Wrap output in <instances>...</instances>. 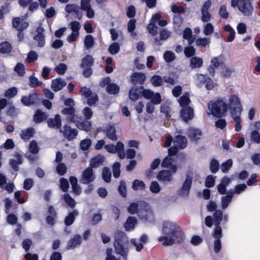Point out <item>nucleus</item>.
Wrapping results in <instances>:
<instances>
[{
  "mask_svg": "<svg viewBox=\"0 0 260 260\" xmlns=\"http://www.w3.org/2000/svg\"><path fill=\"white\" fill-rule=\"evenodd\" d=\"M231 115L241 114L242 106L239 96L233 94L225 98H218L208 103L207 113L216 117L224 116L228 111Z\"/></svg>",
  "mask_w": 260,
  "mask_h": 260,
  "instance_id": "f257e3e1",
  "label": "nucleus"
},
{
  "mask_svg": "<svg viewBox=\"0 0 260 260\" xmlns=\"http://www.w3.org/2000/svg\"><path fill=\"white\" fill-rule=\"evenodd\" d=\"M162 235L158 238V241L164 246H170L183 242L184 235L179 225L169 221H165L162 223Z\"/></svg>",
  "mask_w": 260,
  "mask_h": 260,
  "instance_id": "f03ea898",
  "label": "nucleus"
},
{
  "mask_svg": "<svg viewBox=\"0 0 260 260\" xmlns=\"http://www.w3.org/2000/svg\"><path fill=\"white\" fill-rule=\"evenodd\" d=\"M124 234L121 231H117L115 234V242L114 244L115 252L117 254L121 256L124 260H127L128 256V249L124 247L120 243V238L122 237Z\"/></svg>",
  "mask_w": 260,
  "mask_h": 260,
  "instance_id": "7ed1b4c3",
  "label": "nucleus"
},
{
  "mask_svg": "<svg viewBox=\"0 0 260 260\" xmlns=\"http://www.w3.org/2000/svg\"><path fill=\"white\" fill-rule=\"evenodd\" d=\"M177 152V149L175 147H172L168 149L169 155L166 157L161 162V166L164 168H169L172 172L175 174L177 172V166L174 163V156Z\"/></svg>",
  "mask_w": 260,
  "mask_h": 260,
  "instance_id": "20e7f679",
  "label": "nucleus"
},
{
  "mask_svg": "<svg viewBox=\"0 0 260 260\" xmlns=\"http://www.w3.org/2000/svg\"><path fill=\"white\" fill-rule=\"evenodd\" d=\"M105 149L109 152L115 153L117 152L120 159H123L125 156V152L124 150V144L121 142H117L116 145L108 144L105 146Z\"/></svg>",
  "mask_w": 260,
  "mask_h": 260,
  "instance_id": "39448f33",
  "label": "nucleus"
},
{
  "mask_svg": "<svg viewBox=\"0 0 260 260\" xmlns=\"http://www.w3.org/2000/svg\"><path fill=\"white\" fill-rule=\"evenodd\" d=\"M193 173L188 172L181 188L178 190V193L181 197H186L188 195L191 187Z\"/></svg>",
  "mask_w": 260,
  "mask_h": 260,
  "instance_id": "423d86ee",
  "label": "nucleus"
},
{
  "mask_svg": "<svg viewBox=\"0 0 260 260\" xmlns=\"http://www.w3.org/2000/svg\"><path fill=\"white\" fill-rule=\"evenodd\" d=\"M212 5L210 0L206 1L203 5L201 9V20L203 22H208L211 19V14L209 12V9Z\"/></svg>",
  "mask_w": 260,
  "mask_h": 260,
  "instance_id": "0eeeda50",
  "label": "nucleus"
},
{
  "mask_svg": "<svg viewBox=\"0 0 260 260\" xmlns=\"http://www.w3.org/2000/svg\"><path fill=\"white\" fill-rule=\"evenodd\" d=\"M239 10L245 16H250L253 12V7L250 0H239L238 6Z\"/></svg>",
  "mask_w": 260,
  "mask_h": 260,
  "instance_id": "6e6552de",
  "label": "nucleus"
},
{
  "mask_svg": "<svg viewBox=\"0 0 260 260\" xmlns=\"http://www.w3.org/2000/svg\"><path fill=\"white\" fill-rule=\"evenodd\" d=\"M148 240V237L146 234L141 235L140 237L137 238H132L131 239V243L135 247L137 252H140L144 248V244H146Z\"/></svg>",
  "mask_w": 260,
  "mask_h": 260,
  "instance_id": "1a4fd4ad",
  "label": "nucleus"
},
{
  "mask_svg": "<svg viewBox=\"0 0 260 260\" xmlns=\"http://www.w3.org/2000/svg\"><path fill=\"white\" fill-rule=\"evenodd\" d=\"M81 93L87 100L89 105H94L98 100V97L95 93L91 92L89 88L83 87L81 88Z\"/></svg>",
  "mask_w": 260,
  "mask_h": 260,
  "instance_id": "9d476101",
  "label": "nucleus"
},
{
  "mask_svg": "<svg viewBox=\"0 0 260 260\" xmlns=\"http://www.w3.org/2000/svg\"><path fill=\"white\" fill-rule=\"evenodd\" d=\"M161 15L159 13H156L152 16L149 23L147 25L148 32L153 36H155L157 33L158 27L156 25L157 20L160 19Z\"/></svg>",
  "mask_w": 260,
  "mask_h": 260,
  "instance_id": "9b49d317",
  "label": "nucleus"
},
{
  "mask_svg": "<svg viewBox=\"0 0 260 260\" xmlns=\"http://www.w3.org/2000/svg\"><path fill=\"white\" fill-rule=\"evenodd\" d=\"M222 230L220 226H217L214 230L212 234L213 237L215 239L214 243V251L216 252H219L221 249L220 238L221 237Z\"/></svg>",
  "mask_w": 260,
  "mask_h": 260,
  "instance_id": "f8f14e48",
  "label": "nucleus"
},
{
  "mask_svg": "<svg viewBox=\"0 0 260 260\" xmlns=\"http://www.w3.org/2000/svg\"><path fill=\"white\" fill-rule=\"evenodd\" d=\"M65 11L68 14H74V18L81 19L82 13L80 11V7L76 4H70L66 6Z\"/></svg>",
  "mask_w": 260,
  "mask_h": 260,
  "instance_id": "ddd939ff",
  "label": "nucleus"
},
{
  "mask_svg": "<svg viewBox=\"0 0 260 260\" xmlns=\"http://www.w3.org/2000/svg\"><path fill=\"white\" fill-rule=\"evenodd\" d=\"M111 79L109 77L105 78L101 83L102 86L107 85V90L110 94H116L119 91V86L114 83H111Z\"/></svg>",
  "mask_w": 260,
  "mask_h": 260,
  "instance_id": "4468645a",
  "label": "nucleus"
},
{
  "mask_svg": "<svg viewBox=\"0 0 260 260\" xmlns=\"http://www.w3.org/2000/svg\"><path fill=\"white\" fill-rule=\"evenodd\" d=\"M44 28L41 26L37 28L36 34L34 37V40L37 43V46L39 47H43L45 44V39L43 32Z\"/></svg>",
  "mask_w": 260,
  "mask_h": 260,
  "instance_id": "2eb2a0df",
  "label": "nucleus"
},
{
  "mask_svg": "<svg viewBox=\"0 0 260 260\" xmlns=\"http://www.w3.org/2000/svg\"><path fill=\"white\" fill-rule=\"evenodd\" d=\"M64 104L70 107L63 109L62 111V113L63 114L68 115V120H69L70 117L73 118V117L76 116V115L75 114V109L72 107L74 105V101L71 99H68L64 101Z\"/></svg>",
  "mask_w": 260,
  "mask_h": 260,
  "instance_id": "dca6fc26",
  "label": "nucleus"
},
{
  "mask_svg": "<svg viewBox=\"0 0 260 260\" xmlns=\"http://www.w3.org/2000/svg\"><path fill=\"white\" fill-rule=\"evenodd\" d=\"M80 119L77 115L75 117H70L69 120L71 122H74L76 123V126L80 129L85 131H88L91 127V124L89 121H85L84 122H80L79 120Z\"/></svg>",
  "mask_w": 260,
  "mask_h": 260,
  "instance_id": "f3484780",
  "label": "nucleus"
},
{
  "mask_svg": "<svg viewBox=\"0 0 260 260\" xmlns=\"http://www.w3.org/2000/svg\"><path fill=\"white\" fill-rule=\"evenodd\" d=\"M60 132L63 133L64 136L69 140L74 139L78 133L77 129L72 128L67 124L64 125L62 128H60Z\"/></svg>",
  "mask_w": 260,
  "mask_h": 260,
  "instance_id": "a211bd4d",
  "label": "nucleus"
},
{
  "mask_svg": "<svg viewBox=\"0 0 260 260\" xmlns=\"http://www.w3.org/2000/svg\"><path fill=\"white\" fill-rule=\"evenodd\" d=\"M95 179V176L91 168H87L82 173L81 181L83 183H89Z\"/></svg>",
  "mask_w": 260,
  "mask_h": 260,
  "instance_id": "6ab92c4d",
  "label": "nucleus"
},
{
  "mask_svg": "<svg viewBox=\"0 0 260 260\" xmlns=\"http://www.w3.org/2000/svg\"><path fill=\"white\" fill-rule=\"evenodd\" d=\"M181 116L182 119L187 122L193 117V110L190 107H184L181 110Z\"/></svg>",
  "mask_w": 260,
  "mask_h": 260,
  "instance_id": "aec40b11",
  "label": "nucleus"
},
{
  "mask_svg": "<svg viewBox=\"0 0 260 260\" xmlns=\"http://www.w3.org/2000/svg\"><path fill=\"white\" fill-rule=\"evenodd\" d=\"M187 135L192 141H197L201 137L202 133L198 128L190 127L187 132Z\"/></svg>",
  "mask_w": 260,
  "mask_h": 260,
  "instance_id": "412c9836",
  "label": "nucleus"
},
{
  "mask_svg": "<svg viewBox=\"0 0 260 260\" xmlns=\"http://www.w3.org/2000/svg\"><path fill=\"white\" fill-rule=\"evenodd\" d=\"M172 172L168 170L160 171L156 176L157 179L162 182H170L173 180Z\"/></svg>",
  "mask_w": 260,
  "mask_h": 260,
  "instance_id": "4be33fe9",
  "label": "nucleus"
},
{
  "mask_svg": "<svg viewBox=\"0 0 260 260\" xmlns=\"http://www.w3.org/2000/svg\"><path fill=\"white\" fill-rule=\"evenodd\" d=\"M145 75L142 73H134L131 77V82L134 84H143L145 80Z\"/></svg>",
  "mask_w": 260,
  "mask_h": 260,
  "instance_id": "5701e85b",
  "label": "nucleus"
},
{
  "mask_svg": "<svg viewBox=\"0 0 260 260\" xmlns=\"http://www.w3.org/2000/svg\"><path fill=\"white\" fill-rule=\"evenodd\" d=\"M187 141L185 137L177 136L174 138L173 147H175L177 149L178 148L183 149L187 146Z\"/></svg>",
  "mask_w": 260,
  "mask_h": 260,
  "instance_id": "b1692460",
  "label": "nucleus"
},
{
  "mask_svg": "<svg viewBox=\"0 0 260 260\" xmlns=\"http://www.w3.org/2000/svg\"><path fill=\"white\" fill-rule=\"evenodd\" d=\"M47 123L50 127L61 128V121L59 115H56L54 118H49Z\"/></svg>",
  "mask_w": 260,
  "mask_h": 260,
  "instance_id": "393cba45",
  "label": "nucleus"
},
{
  "mask_svg": "<svg viewBox=\"0 0 260 260\" xmlns=\"http://www.w3.org/2000/svg\"><path fill=\"white\" fill-rule=\"evenodd\" d=\"M137 224V220L135 217H129L124 223V228L127 232L133 231Z\"/></svg>",
  "mask_w": 260,
  "mask_h": 260,
  "instance_id": "a878e982",
  "label": "nucleus"
},
{
  "mask_svg": "<svg viewBox=\"0 0 260 260\" xmlns=\"http://www.w3.org/2000/svg\"><path fill=\"white\" fill-rule=\"evenodd\" d=\"M13 25L18 30H22L27 27L28 24L20 18H16L13 20Z\"/></svg>",
  "mask_w": 260,
  "mask_h": 260,
  "instance_id": "bb28decb",
  "label": "nucleus"
},
{
  "mask_svg": "<svg viewBox=\"0 0 260 260\" xmlns=\"http://www.w3.org/2000/svg\"><path fill=\"white\" fill-rule=\"evenodd\" d=\"M82 242L81 237L79 235H75L73 238L71 239L68 242L67 249H74L77 246L80 245Z\"/></svg>",
  "mask_w": 260,
  "mask_h": 260,
  "instance_id": "cd10ccee",
  "label": "nucleus"
},
{
  "mask_svg": "<svg viewBox=\"0 0 260 260\" xmlns=\"http://www.w3.org/2000/svg\"><path fill=\"white\" fill-rule=\"evenodd\" d=\"M66 85V83L61 78H57L52 81V89L54 91L61 90Z\"/></svg>",
  "mask_w": 260,
  "mask_h": 260,
  "instance_id": "c85d7f7f",
  "label": "nucleus"
},
{
  "mask_svg": "<svg viewBox=\"0 0 260 260\" xmlns=\"http://www.w3.org/2000/svg\"><path fill=\"white\" fill-rule=\"evenodd\" d=\"M6 177L0 174V186L7 190L9 192H11L13 191L14 188V185L13 183L6 184Z\"/></svg>",
  "mask_w": 260,
  "mask_h": 260,
  "instance_id": "c756f323",
  "label": "nucleus"
},
{
  "mask_svg": "<svg viewBox=\"0 0 260 260\" xmlns=\"http://www.w3.org/2000/svg\"><path fill=\"white\" fill-rule=\"evenodd\" d=\"M37 99V95L36 94H32L28 96H23L21 101L23 105L28 106L34 104Z\"/></svg>",
  "mask_w": 260,
  "mask_h": 260,
  "instance_id": "7c9ffc66",
  "label": "nucleus"
},
{
  "mask_svg": "<svg viewBox=\"0 0 260 260\" xmlns=\"http://www.w3.org/2000/svg\"><path fill=\"white\" fill-rule=\"evenodd\" d=\"M233 192L228 191L226 196H223L221 199V207L223 209H226L232 201Z\"/></svg>",
  "mask_w": 260,
  "mask_h": 260,
  "instance_id": "2f4dec72",
  "label": "nucleus"
},
{
  "mask_svg": "<svg viewBox=\"0 0 260 260\" xmlns=\"http://www.w3.org/2000/svg\"><path fill=\"white\" fill-rule=\"evenodd\" d=\"M202 58L194 56L190 59L189 66L191 69H197L201 67L203 65Z\"/></svg>",
  "mask_w": 260,
  "mask_h": 260,
  "instance_id": "473e14b6",
  "label": "nucleus"
},
{
  "mask_svg": "<svg viewBox=\"0 0 260 260\" xmlns=\"http://www.w3.org/2000/svg\"><path fill=\"white\" fill-rule=\"evenodd\" d=\"M223 62V57L222 55H219L216 57H213L211 61V65L210 66V68H212V69L213 68H217L220 65L222 64Z\"/></svg>",
  "mask_w": 260,
  "mask_h": 260,
  "instance_id": "72a5a7b5",
  "label": "nucleus"
},
{
  "mask_svg": "<svg viewBox=\"0 0 260 260\" xmlns=\"http://www.w3.org/2000/svg\"><path fill=\"white\" fill-rule=\"evenodd\" d=\"M47 115L45 113L43 112L40 110H38L34 116V121L35 123H40L45 120Z\"/></svg>",
  "mask_w": 260,
  "mask_h": 260,
  "instance_id": "f704fd0d",
  "label": "nucleus"
},
{
  "mask_svg": "<svg viewBox=\"0 0 260 260\" xmlns=\"http://www.w3.org/2000/svg\"><path fill=\"white\" fill-rule=\"evenodd\" d=\"M183 37L184 39L188 41L189 45L192 44L194 41V39L192 37V32L189 27H186L183 31Z\"/></svg>",
  "mask_w": 260,
  "mask_h": 260,
  "instance_id": "c9c22d12",
  "label": "nucleus"
},
{
  "mask_svg": "<svg viewBox=\"0 0 260 260\" xmlns=\"http://www.w3.org/2000/svg\"><path fill=\"white\" fill-rule=\"evenodd\" d=\"M34 133V129L31 127H29L21 131L20 137L24 141H26L32 137Z\"/></svg>",
  "mask_w": 260,
  "mask_h": 260,
  "instance_id": "e433bc0d",
  "label": "nucleus"
},
{
  "mask_svg": "<svg viewBox=\"0 0 260 260\" xmlns=\"http://www.w3.org/2000/svg\"><path fill=\"white\" fill-rule=\"evenodd\" d=\"M14 157L15 159H12L10 160V164L12 167L16 171L18 170L19 164L22 162L21 155L18 153L15 154Z\"/></svg>",
  "mask_w": 260,
  "mask_h": 260,
  "instance_id": "4c0bfd02",
  "label": "nucleus"
},
{
  "mask_svg": "<svg viewBox=\"0 0 260 260\" xmlns=\"http://www.w3.org/2000/svg\"><path fill=\"white\" fill-rule=\"evenodd\" d=\"M210 43V39L206 37L199 38L196 40V45L198 47H206L209 46Z\"/></svg>",
  "mask_w": 260,
  "mask_h": 260,
  "instance_id": "58836bf2",
  "label": "nucleus"
},
{
  "mask_svg": "<svg viewBox=\"0 0 260 260\" xmlns=\"http://www.w3.org/2000/svg\"><path fill=\"white\" fill-rule=\"evenodd\" d=\"M84 44L85 48L87 50L92 48L94 44V40L93 37L90 35L85 36Z\"/></svg>",
  "mask_w": 260,
  "mask_h": 260,
  "instance_id": "ea45409f",
  "label": "nucleus"
},
{
  "mask_svg": "<svg viewBox=\"0 0 260 260\" xmlns=\"http://www.w3.org/2000/svg\"><path fill=\"white\" fill-rule=\"evenodd\" d=\"M115 128L113 126H109L107 128L106 134L108 138L115 141L117 139V137L116 135Z\"/></svg>",
  "mask_w": 260,
  "mask_h": 260,
  "instance_id": "a19ab883",
  "label": "nucleus"
},
{
  "mask_svg": "<svg viewBox=\"0 0 260 260\" xmlns=\"http://www.w3.org/2000/svg\"><path fill=\"white\" fill-rule=\"evenodd\" d=\"M213 218L215 227L220 226V222L222 220V211L220 210H216L213 214Z\"/></svg>",
  "mask_w": 260,
  "mask_h": 260,
  "instance_id": "79ce46f5",
  "label": "nucleus"
},
{
  "mask_svg": "<svg viewBox=\"0 0 260 260\" xmlns=\"http://www.w3.org/2000/svg\"><path fill=\"white\" fill-rule=\"evenodd\" d=\"M93 63V59L90 55H86L82 61L81 66L82 68H88L90 67Z\"/></svg>",
  "mask_w": 260,
  "mask_h": 260,
  "instance_id": "37998d69",
  "label": "nucleus"
},
{
  "mask_svg": "<svg viewBox=\"0 0 260 260\" xmlns=\"http://www.w3.org/2000/svg\"><path fill=\"white\" fill-rule=\"evenodd\" d=\"M241 114H236L231 115L232 118L235 122V130L236 132H239L242 129V125L241 124Z\"/></svg>",
  "mask_w": 260,
  "mask_h": 260,
  "instance_id": "c03bdc74",
  "label": "nucleus"
},
{
  "mask_svg": "<svg viewBox=\"0 0 260 260\" xmlns=\"http://www.w3.org/2000/svg\"><path fill=\"white\" fill-rule=\"evenodd\" d=\"M214 30V27L211 23L207 22L203 26V34L206 36L211 35Z\"/></svg>",
  "mask_w": 260,
  "mask_h": 260,
  "instance_id": "a18cd8bd",
  "label": "nucleus"
},
{
  "mask_svg": "<svg viewBox=\"0 0 260 260\" xmlns=\"http://www.w3.org/2000/svg\"><path fill=\"white\" fill-rule=\"evenodd\" d=\"M145 187V184L144 182L140 180H135L133 182L132 188L134 190H143Z\"/></svg>",
  "mask_w": 260,
  "mask_h": 260,
  "instance_id": "49530a36",
  "label": "nucleus"
},
{
  "mask_svg": "<svg viewBox=\"0 0 260 260\" xmlns=\"http://www.w3.org/2000/svg\"><path fill=\"white\" fill-rule=\"evenodd\" d=\"M179 103L180 105V106L182 108H183L184 107H188V105L190 103V101L189 98V95L188 94H185L182 96H181L179 99H178Z\"/></svg>",
  "mask_w": 260,
  "mask_h": 260,
  "instance_id": "de8ad7c7",
  "label": "nucleus"
},
{
  "mask_svg": "<svg viewBox=\"0 0 260 260\" xmlns=\"http://www.w3.org/2000/svg\"><path fill=\"white\" fill-rule=\"evenodd\" d=\"M104 160V157L102 155H98L93 158L90 161V165L93 167H96L101 165Z\"/></svg>",
  "mask_w": 260,
  "mask_h": 260,
  "instance_id": "09e8293b",
  "label": "nucleus"
},
{
  "mask_svg": "<svg viewBox=\"0 0 260 260\" xmlns=\"http://www.w3.org/2000/svg\"><path fill=\"white\" fill-rule=\"evenodd\" d=\"M70 181L72 185V189L73 191L76 193H79L80 192V187L77 184V179L75 177H71L70 178Z\"/></svg>",
  "mask_w": 260,
  "mask_h": 260,
  "instance_id": "8fccbe9b",
  "label": "nucleus"
},
{
  "mask_svg": "<svg viewBox=\"0 0 260 260\" xmlns=\"http://www.w3.org/2000/svg\"><path fill=\"white\" fill-rule=\"evenodd\" d=\"M164 79L159 76L155 75L151 78V82L154 86L158 87L162 85Z\"/></svg>",
  "mask_w": 260,
  "mask_h": 260,
  "instance_id": "3c124183",
  "label": "nucleus"
},
{
  "mask_svg": "<svg viewBox=\"0 0 260 260\" xmlns=\"http://www.w3.org/2000/svg\"><path fill=\"white\" fill-rule=\"evenodd\" d=\"M136 27V20L135 19H131L127 24V30L131 34L132 36H136V34L134 32Z\"/></svg>",
  "mask_w": 260,
  "mask_h": 260,
  "instance_id": "603ef678",
  "label": "nucleus"
},
{
  "mask_svg": "<svg viewBox=\"0 0 260 260\" xmlns=\"http://www.w3.org/2000/svg\"><path fill=\"white\" fill-rule=\"evenodd\" d=\"M18 92L17 88L15 87L10 88L5 91V96L8 98H12L15 96Z\"/></svg>",
  "mask_w": 260,
  "mask_h": 260,
  "instance_id": "864d4df0",
  "label": "nucleus"
},
{
  "mask_svg": "<svg viewBox=\"0 0 260 260\" xmlns=\"http://www.w3.org/2000/svg\"><path fill=\"white\" fill-rule=\"evenodd\" d=\"M11 50V46L8 42H4L0 44V52L2 53H8Z\"/></svg>",
  "mask_w": 260,
  "mask_h": 260,
  "instance_id": "5fc2aeb1",
  "label": "nucleus"
},
{
  "mask_svg": "<svg viewBox=\"0 0 260 260\" xmlns=\"http://www.w3.org/2000/svg\"><path fill=\"white\" fill-rule=\"evenodd\" d=\"M161 187L159 184L155 181H152L150 185V190L154 193H158L160 191Z\"/></svg>",
  "mask_w": 260,
  "mask_h": 260,
  "instance_id": "6e6d98bb",
  "label": "nucleus"
},
{
  "mask_svg": "<svg viewBox=\"0 0 260 260\" xmlns=\"http://www.w3.org/2000/svg\"><path fill=\"white\" fill-rule=\"evenodd\" d=\"M175 54L173 52L167 51L164 54V58L166 61L170 62L175 59Z\"/></svg>",
  "mask_w": 260,
  "mask_h": 260,
  "instance_id": "4d7b16f0",
  "label": "nucleus"
},
{
  "mask_svg": "<svg viewBox=\"0 0 260 260\" xmlns=\"http://www.w3.org/2000/svg\"><path fill=\"white\" fill-rule=\"evenodd\" d=\"M38 58V54L34 51H31L27 54L26 61L28 63H31L37 60Z\"/></svg>",
  "mask_w": 260,
  "mask_h": 260,
  "instance_id": "13d9d810",
  "label": "nucleus"
},
{
  "mask_svg": "<svg viewBox=\"0 0 260 260\" xmlns=\"http://www.w3.org/2000/svg\"><path fill=\"white\" fill-rule=\"evenodd\" d=\"M14 71L20 76H23L25 74L24 66L21 63H18L14 68Z\"/></svg>",
  "mask_w": 260,
  "mask_h": 260,
  "instance_id": "bf43d9fd",
  "label": "nucleus"
},
{
  "mask_svg": "<svg viewBox=\"0 0 260 260\" xmlns=\"http://www.w3.org/2000/svg\"><path fill=\"white\" fill-rule=\"evenodd\" d=\"M233 165V161L231 159H229L225 162H223L220 167L222 172L225 173L228 172Z\"/></svg>",
  "mask_w": 260,
  "mask_h": 260,
  "instance_id": "052dcab7",
  "label": "nucleus"
},
{
  "mask_svg": "<svg viewBox=\"0 0 260 260\" xmlns=\"http://www.w3.org/2000/svg\"><path fill=\"white\" fill-rule=\"evenodd\" d=\"M77 214V213L76 211L69 213L68 216L65 219V224L68 226L71 225L74 221L75 216Z\"/></svg>",
  "mask_w": 260,
  "mask_h": 260,
  "instance_id": "680f3d73",
  "label": "nucleus"
},
{
  "mask_svg": "<svg viewBox=\"0 0 260 260\" xmlns=\"http://www.w3.org/2000/svg\"><path fill=\"white\" fill-rule=\"evenodd\" d=\"M102 176L103 179L106 182H110L111 177V172L110 170L108 168H104L103 170Z\"/></svg>",
  "mask_w": 260,
  "mask_h": 260,
  "instance_id": "e2e57ef3",
  "label": "nucleus"
},
{
  "mask_svg": "<svg viewBox=\"0 0 260 260\" xmlns=\"http://www.w3.org/2000/svg\"><path fill=\"white\" fill-rule=\"evenodd\" d=\"M120 164L118 162H115L112 167L113 176L117 178L120 176Z\"/></svg>",
  "mask_w": 260,
  "mask_h": 260,
  "instance_id": "0e129e2a",
  "label": "nucleus"
},
{
  "mask_svg": "<svg viewBox=\"0 0 260 260\" xmlns=\"http://www.w3.org/2000/svg\"><path fill=\"white\" fill-rule=\"evenodd\" d=\"M194 78L196 79V84L199 87L202 86L203 84L204 83L207 78V77H206L204 75L201 74L196 75Z\"/></svg>",
  "mask_w": 260,
  "mask_h": 260,
  "instance_id": "69168bd1",
  "label": "nucleus"
},
{
  "mask_svg": "<svg viewBox=\"0 0 260 260\" xmlns=\"http://www.w3.org/2000/svg\"><path fill=\"white\" fill-rule=\"evenodd\" d=\"M129 99L132 101H136L139 98V94L137 92V89L136 87H132L129 91Z\"/></svg>",
  "mask_w": 260,
  "mask_h": 260,
  "instance_id": "338daca9",
  "label": "nucleus"
},
{
  "mask_svg": "<svg viewBox=\"0 0 260 260\" xmlns=\"http://www.w3.org/2000/svg\"><path fill=\"white\" fill-rule=\"evenodd\" d=\"M67 69V67L64 63H60L57 65L55 68V71L60 75H63Z\"/></svg>",
  "mask_w": 260,
  "mask_h": 260,
  "instance_id": "774afa93",
  "label": "nucleus"
}]
</instances>
